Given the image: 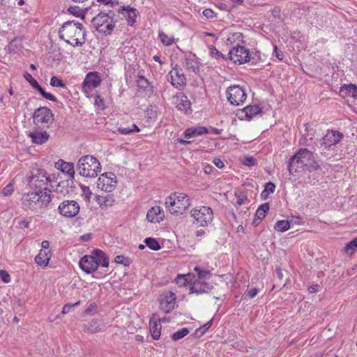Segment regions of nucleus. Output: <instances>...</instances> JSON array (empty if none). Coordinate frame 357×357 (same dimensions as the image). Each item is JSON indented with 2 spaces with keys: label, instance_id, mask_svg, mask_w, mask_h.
Listing matches in <instances>:
<instances>
[{
  "label": "nucleus",
  "instance_id": "f257e3e1",
  "mask_svg": "<svg viewBox=\"0 0 357 357\" xmlns=\"http://www.w3.org/2000/svg\"><path fill=\"white\" fill-rule=\"evenodd\" d=\"M85 35L82 24L75 21L66 22L59 31V38L73 47L82 46L86 40Z\"/></svg>",
  "mask_w": 357,
  "mask_h": 357
},
{
  "label": "nucleus",
  "instance_id": "f03ea898",
  "mask_svg": "<svg viewBox=\"0 0 357 357\" xmlns=\"http://www.w3.org/2000/svg\"><path fill=\"white\" fill-rule=\"evenodd\" d=\"M51 190L47 188L37 192L25 194L22 197V204L25 210L40 212L51 202Z\"/></svg>",
  "mask_w": 357,
  "mask_h": 357
},
{
  "label": "nucleus",
  "instance_id": "7ed1b4c3",
  "mask_svg": "<svg viewBox=\"0 0 357 357\" xmlns=\"http://www.w3.org/2000/svg\"><path fill=\"white\" fill-rule=\"evenodd\" d=\"M305 167L308 170H317L319 165L316 162L314 154L307 149H300L289 160L288 169L289 174L294 175L298 168Z\"/></svg>",
  "mask_w": 357,
  "mask_h": 357
},
{
  "label": "nucleus",
  "instance_id": "20e7f679",
  "mask_svg": "<svg viewBox=\"0 0 357 357\" xmlns=\"http://www.w3.org/2000/svg\"><path fill=\"white\" fill-rule=\"evenodd\" d=\"M77 167L79 174L85 177L95 178L101 171V165L98 159L90 155L80 158Z\"/></svg>",
  "mask_w": 357,
  "mask_h": 357
},
{
  "label": "nucleus",
  "instance_id": "39448f33",
  "mask_svg": "<svg viewBox=\"0 0 357 357\" xmlns=\"http://www.w3.org/2000/svg\"><path fill=\"white\" fill-rule=\"evenodd\" d=\"M165 205L173 215L182 214L190 205L188 196L181 192H174L165 199Z\"/></svg>",
  "mask_w": 357,
  "mask_h": 357
},
{
  "label": "nucleus",
  "instance_id": "423d86ee",
  "mask_svg": "<svg viewBox=\"0 0 357 357\" xmlns=\"http://www.w3.org/2000/svg\"><path fill=\"white\" fill-rule=\"evenodd\" d=\"M114 13L111 10L108 12H100L98 15L92 19V24L96 29L105 35H109L114 30L115 21L114 20Z\"/></svg>",
  "mask_w": 357,
  "mask_h": 357
},
{
  "label": "nucleus",
  "instance_id": "0eeeda50",
  "mask_svg": "<svg viewBox=\"0 0 357 357\" xmlns=\"http://www.w3.org/2000/svg\"><path fill=\"white\" fill-rule=\"evenodd\" d=\"M190 215L194 218L193 222L199 227H207L213 219V212L208 206L195 208L190 211Z\"/></svg>",
  "mask_w": 357,
  "mask_h": 357
},
{
  "label": "nucleus",
  "instance_id": "6e6552de",
  "mask_svg": "<svg viewBox=\"0 0 357 357\" xmlns=\"http://www.w3.org/2000/svg\"><path fill=\"white\" fill-rule=\"evenodd\" d=\"M227 96L231 105H239L244 102L247 96L243 88L238 85H234L227 89Z\"/></svg>",
  "mask_w": 357,
  "mask_h": 357
},
{
  "label": "nucleus",
  "instance_id": "1a4fd4ad",
  "mask_svg": "<svg viewBox=\"0 0 357 357\" xmlns=\"http://www.w3.org/2000/svg\"><path fill=\"white\" fill-rule=\"evenodd\" d=\"M101 83V76L98 72L89 73L82 83V91L87 96L93 89L97 88Z\"/></svg>",
  "mask_w": 357,
  "mask_h": 357
},
{
  "label": "nucleus",
  "instance_id": "9d476101",
  "mask_svg": "<svg viewBox=\"0 0 357 357\" xmlns=\"http://www.w3.org/2000/svg\"><path fill=\"white\" fill-rule=\"evenodd\" d=\"M97 187L105 192H112L116 186V176L112 172L102 174L97 180Z\"/></svg>",
  "mask_w": 357,
  "mask_h": 357
},
{
  "label": "nucleus",
  "instance_id": "9b49d317",
  "mask_svg": "<svg viewBox=\"0 0 357 357\" xmlns=\"http://www.w3.org/2000/svg\"><path fill=\"white\" fill-rule=\"evenodd\" d=\"M229 57L231 61L238 64H243L251 60L249 51L243 46L239 45L229 51Z\"/></svg>",
  "mask_w": 357,
  "mask_h": 357
},
{
  "label": "nucleus",
  "instance_id": "f8f14e48",
  "mask_svg": "<svg viewBox=\"0 0 357 357\" xmlns=\"http://www.w3.org/2000/svg\"><path fill=\"white\" fill-rule=\"evenodd\" d=\"M59 211L63 216L73 218L79 213V206L75 200H66L59 206Z\"/></svg>",
  "mask_w": 357,
  "mask_h": 357
},
{
  "label": "nucleus",
  "instance_id": "ddd939ff",
  "mask_svg": "<svg viewBox=\"0 0 357 357\" xmlns=\"http://www.w3.org/2000/svg\"><path fill=\"white\" fill-rule=\"evenodd\" d=\"M33 121L38 123H52L54 121L52 112L46 107L37 109L33 115Z\"/></svg>",
  "mask_w": 357,
  "mask_h": 357
},
{
  "label": "nucleus",
  "instance_id": "4468645a",
  "mask_svg": "<svg viewBox=\"0 0 357 357\" xmlns=\"http://www.w3.org/2000/svg\"><path fill=\"white\" fill-rule=\"evenodd\" d=\"M168 75L169 76V82L175 88L180 89L186 84V77L183 70L177 65L172 68Z\"/></svg>",
  "mask_w": 357,
  "mask_h": 357
},
{
  "label": "nucleus",
  "instance_id": "2eb2a0df",
  "mask_svg": "<svg viewBox=\"0 0 357 357\" xmlns=\"http://www.w3.org/2000/svg\"><path fill=\"white\" fill-rule=\"evenodd\" d=\"M80 268L86 273H91L96 271L98 264L95 259L93 253L91 255H85L81 258L79 262Z\"/></svg>",
  "mask_w": 357,
  "mask_h": 357
},
{
  "label": "nucleus",
  "instance_id": "dca6fc26",
  "mask_svg": "<svg viewBox=\"0 0 357 357\" xmlns=\"http://www.w3.org/2000/svg\"><path fill=\"white\" fill-rule=\"evenodd\" d=\"M343 138V134L337 130H328L322 138L321 144L326 148L336 145Z\"/></svg>",
  "mask_w": 357,
  "mask_h": 357
},
{
  "label": "nucleus",
  "instance_id": "f3484780",
  "mask_svg": "<svg viewBox=\"0 0 357 357\" xmlns=\"http://www.w3.org/2000/svg\"><path fill=\"white\" fill-rule=\"evenodd\" d=\"M23 76L24 77V79L31 84V86L36 89L41 95L43 98L49 100H51V101H53V102H56L57 100L56 98L51 93H47L46 92L40 85L38 83V82L33 78V77L31 76V75L30 73H29L28 72L25 71L23 74Z\"/></svg>",
  "mask_w": 357,
  "mask_h": 357
},
{
  "label": "nucleus",
  "instance_id": "a211bd4d",
  "mask_svg": "<svg viewBox=\"0 0 357 357\" xmlns=\"http://www.w3.org/2000/svg\"><path fill=\"white\" fill-rule=\"evenodd\" d=\"M176 295L172 291L165 293L160 300V306L165 313H169L174 308Z\"/></svg>",
  "mask_w": 357,
  "mask_h": 357
},
{
  "label": "nucleus",
  "instance_id": "6ab92c4d",
  "mask_svg": "<svg viewBox=\"0 0 357 357\" xmlns=\"http://www.w3.org/2000/svg\"><path fill=\"white\" fill-rule=\"evenodd\" d=\"M49 181V178L46 175V172L43 169H38L36 173L29 178V183L38 188H41L45 185Z\"/></svg>",
  "mask_w": 357,
  "mask_h": 357
},
{
  "label": "nucleus",
  "instance_id": "aec40b11",
  "mask_svg": "<svg viewBox=\"0 0 357 357\" xmlns=\"http://www.w3.org/2000/svg\"><path fill=\"white\" fill-rule=\"evenodd\" d=\"M212 289L213 286L211 284L200 280H195L191 283L190 286V293H195L197 294L208 293L211 291Z\"/></svg>",
  "mask_w": 357,
  "mask_h": 357
},
{
  "label": "nucleus",
  "instance_id": "412c9836",
  "mask_svg": "<svg viewBox=\"0 0 357 357\" xmlns=\"http://www.w3.org/2000/svg\"><path fill=\"white\" fill-rule=\"evenodd\" d=\"M161 319L155 314H153L149 321V330L153 340H159L161 331Z\"/></svg>",
  "mask_w": 357,
  "mask_h": 357
},
{
  "label": "nucleus",
  "instance_id": "4be33fe9",
  "mask_svg": "<svg viewBox=\"0 0 357 357\" xmlns=\"http://www.w3.org/2000/svg\"><path fill=\"white\" fill-rule=\"evenodd\" d=\"M55 167L62 172L63 173L66 174L70 178H73L75 175L74 165L71 162H67L63 161V160H59L55 163Z\"/></svg>",
  "mask_w": 357,
  "mask_h": 357
},
{
  "label": "nucleus",
  "instance_id": "5701e85b",
  "mask_svg": "<svg viewBox=\"0 0 357 357\" xmlns=\"http://www.w3.org/2000/svg\"><path fill=\"white\" fill-rule=\"evenodd\" d=\"M32 142L37 144H43L47 142L50 137L46 131L36 130L29 134Z\"/></svg>",
  "mask_w": 357,
  "mask_h": 357
},
{
  "label": "nucleus",
  "instance_id": "b1692460",
  "mask_svg": "<svg viewBox=\"0 0 357 357\" xmlns=\"http://www.w3.org/2000/svg\"><path fill=\"white\" fill-rule=\"evenodd\" d=\"M119 13L126 18L128 24L132 26L135 24L137 17L136 9L130 6L123 7L119 10Z\"/></svg>",
  "mask_w": 357,
  "mask_h": 357
},
{
  "label": "nucleus",
  "instance_id": "393cba45",
  "mask_svg": "<svg viewBox=\"0 0 357 357\" xmlns=\"http://www.w3.org/2000/svg\"><path fill=\"white\" fill-rule=\"evenodd\" d=\"M161 208L155 206L149 209L146 214V219L151 222H159L162 220L163 215H161Z\"/></svg>",
  "mask_w": 357,
  "mask_h": 357
},
{
  "label": "nucleus",
  "instance_id": "a878e982",
  "mask_svg": "<svg viewBox=\"0 0 357 357\" xmlns=\"http://www.w3.org/2000/svg\"><path fill=\"white\" fill-rule=\"evenodd\" d=\"M207 133L208 130L205 127L190 128L184 132V137L185 138L190 139Z\"/></svg>",
  "mask_w": 357,
  "mask_h": 357
},
{
  "label": "nucleus",
  "instance_id": "bb28decb",
  "mask_svg": "<svg viewBox=\"0 0 357 357\" xmlns=\"http://www.w3.org/2000/svg\"><path fill=\"white\" fill-rule=\"evenodd\" d=\"M269 210V204L268 203L263 204L257 209L255 218L253 220V225H257L261 220L265 217L266 214Z\"/></svg>",
  "mask_w": 357,
  "mask_h": 357
},
{
  "label": "nucleus",
  "instance_id": "cd10ccee",
  "mask_svg": "<svg viewBox=\"0 0 357 357\" xmlns=\"http://www.w3.org/2000/svg\"><path fill=\"white\" fill-rule=\"evenodd\" d=\"M49 251L40 250L38 255L35 257L36 263L40 266H47L50 259Z\"/></svg>",
  "mask_w": 357,
  "mask_h": 357
},
{
  "label": "nucleus",
  "instance_id": "c85d7f7f",
  "mask_svg": "<svg viewBox=\"0 0 357 357\" xmlns=\"http://www.w3.org/2000/svg\"><path fill=\"white\" fill-rule=\"evenodd\" d=\"M92 253L95 257L96 261L98 264V266L101 265L102 267H108L109 259L104 252L100 250H93Z\"/></svg>",
  "mask_w": 357,
  "mask_h": 357
},
{
  "label": "nucleus",
  "instance_id": "c756f323",
  "mask_svg": "<svg viewBox=\"0 0 357 357\" xmlns=\"http://www.w3.org/2000/svg\"><path fill=\"white\" fill-rule=\"evenodd\" d=\"M102 326L96 320H92L87 324L84 325L83 330L85 333H96L102 330Z\"/></svg>",
  "mask_w": 357,
  "mask_h": 357
},
{
  "label": "nucleus",
  "instance_id": "7c9ffc66",
  "mask_svg": "<svg viewBox=\"0 0 357 357\" xmlns=\"http://www.w3.org/2000/svg\"><path fill=\"white\" fill-rule=\"evenodd\" d=\"M96 201L102 208H107L113 204L114 199L110 195L105 197L98 195L96 196Z\"/></svg>",
  "mask_w": 357,
  "mask_h": 357
},
{
  "label": "nucleus",
  "instance_id": "2f4dec72",
  "mask_svg": "<svg viewBox=\"0 0 357 357\" xmlns=\"http://www.w3.org/2000/svg\"><path fill=\"white\" fill-rule=\"evenodd\" d=\"M190 102L188 99L187 96H182L177 100L176 107L178 109L187 113L188 110L190 109Z\"/></svg>",
  "mask_w": 357,
  "mask_h": 357
},
{
  "label": "nucleus",
  "instance_id": "473e14b6",
  "mask_svg": "<svg viewBox=\"0 0 357 357\" xmlns=\"http://www.w3.org/2000/svg\"><path fill=\"white\" fill-rule=\"evenodd\" d=\"M243 112H245L246 117L252 119L255 115L261 112V108L257 105H249L244 107Z\"/></svg>",
  "mask_w": 357,
  "mask_h": 357
},
{
  "label": "nucleus",
  "instance_id": "72a5a7b5",
  "mask_svg": "<svg viewBox=\"0 0 357 357\" xmlns=\"http://www.w3.org/2000/svg\"><path fill=\"white\" fill-rule=\"evenodd\" d=\"M275 189V185L272 182H268L266 184L264 190L261 192V197L264 200H266L270 193H273Z\"/></svg>",
  "mask_w": 357,
  "mask_h": 357
},
{
  "label": "nucleus",
  "instance_id": "f704fd0d",
  "mask_svg": "<svg viewBox=\"0 0 357 357\" xmlns=\"http://www.w3.org/2000/svg\"><path fill=\"white\" fill-rule=\"evenodd\" d=\"M118 130L122 135H128L133 132H139L140 130L137 125L132 123L128 127H123L122 126H121L118 128Z\"/></svg>",
  "mask_w": 357,
  "mask_h": 357
},
{
  "label": "nucleus",
  "instance_id": "c9c22d12",
  "mask_svg": "<svg viewBox=\"0 0 357 357\" xmlns=\"http://www.w3.org/2000/svg\"><path fill=\"white\" fill-rule=\"evenodd\" d=\"M183 66L184 68H185L186 70H190L194 73H195L199 69L197 62L195 59L190 58L185 59Z\"/></svg>",
  "mask_w": 357,
  "mask_h": 357
},
{
  "label": "nucleus",
  "instance_id": "e433bc0d",
  "mask_svg": "<svg viewBox=\"0 0 357 357\" xmlns=\"http://www.w3.org/2000/svg\"><path fill=\"white\" fill-rule=\"evenodd\" d=\"M144 243H146V245L148 246L150 249L153 250H159L160 249V245L158 243V241L153 238H146L144 240Z\"/></svg>",
  "mask_w": 357,
  "mask_h": 357
},
{
  "label": "nucleus",
  "instance_id": "4c0bfd02",
  "mask_svg": "<svg viewBox=\"0 0 357 357\" xmlns=\"http://www.w3.org/2000/svg\"><path fill=\"white\" fill-rule=\"evenodd\" d=\"M290 227L289 222L288 220H279L275 225V229L278 231H285Z\"/></svg>",
  "mask_w": 357,
  "mask_h": 357
},
{
  "label": "nucleus",
  "instance_id": "58836bf2",
  "mask_svg": "<svg viewBox=\"0 0 357 357\" xmlns=\"http://www.w3.org/2000/svg\"><path fill=\"white\" fill-rule=\"evenodd\" d=\"M213 324V319L206 323L204 325L196 330L195 334L197 337L204 335Z\"/></svg>",
  "mask_w": 357,
  "mask_h": 357
},
{
  "label": "nucleus",
  "instance_id": "ea45409f",
  "mask_svg": "<svg viewBox=\"0 0 357 357\" xmlns=\"http://www.w3.org/2000/svg\"><path fill=\"white\" fill-rule=\"evenodd\" d=\"M189 333V330L187 328H183L181 330L174 333L172 335V339L174 341H178Z\"/></svg>",
  "mask_w": 357,
  "mask_h": 357
},
{
  "label": "nucleus",
  "instance_id": "a19ab883",
  "mask_svg": "<svg viewBox=\"0 0 357 357\" xmlns=\"http://www.w3.org/2000/svg\"><path fill=\"white\" fill-rule=\"evenodd\" d=\"M344 250L349 255H351L354 250H357V237L349 242L346 245Z\"/></svg>",
  "mask_w": 357,
  "mask_h": 357
},
{
  "label": "nucleus",
  "instance_id": "79ce46f5",
  "mask_svg": "<svg viewBox=\"0 0 357 357\" xmlns=\"http://www.w3.org/2000/svg\"><path fill=\"white\" fill-rule=\"evenodd\" d=\"M50 85L54 87L66 88V84L59 77L56 76L52 77L50 79Z\"/></svg>",
  "mask_w": 357,
  "mask_h": 357
},
{
  "label": "nucleus",
  "instance_id": "37998d69",
  "mask_svg": "<svg viewBox=\"0 0 357 357\" xmlns=\"http://www.w3.org/2000/svg\"><path fill=\"white\" fill-rule=\"evenodd\" d=\"M137 86L139 89L145 91L149 86V81L144 77L140 76L137 81Z\"/></svg>",
  "mask_w": 357,
  "mask_h": 357
},
{
  "label": "nucleus",
  "instance_id": "c03bdc74",
  "mask_svg": "<svg viewBox=\"0 0 357 357\" xmlns=\"http://www.w3.org/2000/svg\"><path fill=\"white\" fill-rule=\"evenodd\" d=\"M159 36H160L161 42L165 45H167V46L171 45L173 43V42H174L173 38L168 37L164 33H160L159 34Z\"/></svg>",
  "mask_w": 357,
  "mask_h": 357
},
{
  "label": "nucleus",
  "instance_id": "a18cd8bd",
  "mask_svg": "<svg viewBox=\"0 0 357 357\" xmlns=\"http://www.w3.org/2000/svg\"><path fill=\"white\" fill-rule=\"evenodd\" d=\"M257 159H255L252 156L245 157L243 161V164L244 165H246L248 167L255 166L257 165Z\"/></svg>",
  "mask_w": 357,
  "mask_h": 357
},
{
  "label": "nucleus",
  "instance_id": "49530a36",
  "mask_svg": "<svg viewBox=\"0 0 357 357\" xmlns=\"http://www.w3.org/2000/svg\"><path fill=\"white\" fill-rule=\"evenodd\" d=\"M114 261L118 264H122L125 266H128L130 264V259L123 255H117L115 257Z\"/></svg>",
  "mask_w": 357,
  "mask_h": 357
},
{
  "label": "nucleus",
  "instance_id": "de8ad7c7",
  "mask_svg": "<svg viewBox=\"0 0 357 357\" xmlns=\"http://www.w3.org/2000/svg\"><path fill=\"white\" fill-rule=\"evenodd\" d=\"M14 191L13 184L12 183H9L2 190V194L3 196L10 195Z\"/></svg>",
  "mask_w": 357,
  "mask_h": 357
},
{
  "label": "nucleus",
  "instance_id": "09e8293b",
  "mask_svg": "<svg viewBox=\"0 0 357 357\" xmlns=\"http://www.w3.org/2000/svg\"><path fill=\"white\" fill-rule=\"evenodd\" d=\"M0 278L4 283H8L11 280L9 273L5 270H0Z\"/></svg>",
  "mask_w": 357,
  "mask_h": 357
},
{
  "label": "nucleus",
  "instance_id": "8fccbe9b",
  "mask_svg": "<svg viewBox=\"0 0 357 357\" xmlns=\"http://www.w3.org/2000/svg\"><path fill=\"white\" fill-rule=\"evenodd\" d=\"M242 37H243V34L241 33H239V32L234 33L232 34H230L228 36L227 42L232 43L236 40H240L241 38H242Z\"/></svg>",
  "mask_w": 357,
  "mask_h": 357
},
{
  "label": "nucleus",
  "instance_id": "3c124183",
  "mask_svg": "<svg viewBox=\"0 0 357 357\" xmlns=\"http://www.w3.org/2000/svg\"><path fill=\"white\" fill-rule=\"evenodd\" d=\"M211 278V273L208 271L202 270L198 275V279L202 281H205L206 279H209Z\"/></svg>",
  "mask_w": 357,
  "mask_h": 357
},
{
  "label": "nucleus",
  "instance_id": "603ef678",
  "mask_svg": "<svg viewBox=\"0 0 357 357\" xmlns=\"http://www.w3.org/2000/svg\"><path fill=\"white\" fill-rule=\"evenodd\" d=\"M347 91L349 92V96L353 98L357 97V87L354 84H350L347 86Z\"/></svg>",
  "mask_w": 357,
  "mask_h": 357
},
{
  "label": "nucleus",
  "instance_id": "864d4df0",
  "mask_svg": "<svg viewBox=\"0 0 357 357\" xmlns=\"http://www.w3.org/2000/svg\"><path fill=\"white\" fill-rule=\"evenodd\" d=\"M79 303L80 302L78 301V302H77L75 303H72V304L68 303V304H66L63 306V307L61 314H67L71 310V308H73V307H75L76 305H78L79 304Z\"/></svg>",
  "mask_w": 357,
  "mask_h": 357
},
{
  "label": "nucleus",
  "instance_id": "5fc2aeb1",
  "mask_svg": "<svg viewBox=\"0 0 357 357\" xmlns=\"http://www.w3.org/2000/svg\"><path fill=\"white\" fill-rule=\"evenodd\" d=\"M203 15L207 19H213L215 17V14L214 11L209 8H206V9L204 10Z\"/></svg>",
  "mask_w": 357,
  "mask_h": 357
},
{
  "label": "nucleus",
  "instance_id": "6e6d98bb",
  "mask_svg": "<svg viewBox=\"0 0 357 357\" xmlns=\"http://www.w3.org/2000/svg\"><path fill=\"white\" fill-rule=\"evenodd\" d=\"M65 187L66 182H61L57 185L56 188L55 189V192L60 193H65L66 192H68L66 189L63 190Z\"/></svg>",
  "mask_w": 357,
  "mask_h": 357
},
{
  "label": "nucleus",
  "instance_id": "4d7b16f0",
  "mask_svg": "<svg viewBox=\"0 0 357 357\" xmlns=\"http://www.w3.org/2000/svg\"><path fill=\"white\" fill-rule=\"evenodd\" d=\"M274 52L275 53V56L280 61H282L284 59V54L281 50H280L276 45L274 46Z\"/></svg>",
  "mask_w": 357,
  "mask_h": 357
},
{
  "label": "nucleus",
  "instance_id": "13d9d810",
  "mask_svg": "<svg viewBox=\"0 0 357 357\" xmlns=\"http://www.w3.org/2000/svg\"><path fill=\"white\" fill-rule=\"evenodd\" d=\"M185 280L181 275H178L176 278V282L180 286H185L187 284Z\"/></svg>",
  "mask_w": 357,
  "mask_h": 357
},
{
  "label": "nucleus",
  "instance_id": "bf43d9fd",
  "mask_svg": "<svg viewBox=\"0 0 357 357\" xmlns=\"http://www.w3.org/2000/svg\"><path fill=\"white\" fill-rule=\"evenodd\" d=\"M98 2H101L104 3L106 6L110 5L112 7L114 6L115 5L118 4V2L115 0H97Z\"/></svg>",
  "mask_w": 357,
  "mask_h": 357
},
{
  "label": "nucleus",
  "instance_id": "052dcab7",
  "mask_svg": "<svg viewBox=\"0 0 357 357\" xmlns=\"http://www.w3.org/2000/svg\"><path fill=\"white\" fill-rule=\"evenodd\" d=\"M213 164L219 169H221L225 166L223 161L218 158H214Z\"/></svg>",
  "mask_w": 357,
  "mask_h": 357
},
{
  "label": "nucleus",
  "instance_id": "680f3d73",
  "mask_svg": "<svg viewBox=\"0 0 357 357\" xmlns=\"http://www.w3.org/2000/svg\"><path fill=\"white\" fill-rule=\"evenodd\" d=\"M257 294H258V289L257 288H253L248 291L247 296L250 298H253L257 295Z\"/></svg>",
  "mask_w": 357,
  "mask_h": 357
},
{
  "label": "nucleus",
  "instance_id": "e2e57ef3",
  "mask_svg": "<svg viewBox=\"0 0 357 357\" xmlns=\"http://www.w3.org/2000/svg\"><path fill=\"white\" fill-rule=\"evenodd\" d=\"M95 105H97L99 107L102 106V109L104 108L103 107V100H102V98L100 97V95H96V96H95Z\"/></svg>",
  "mask_w": 357,
  "mask_h": 357
},
{
  "label": "nucleus",
  "instance_id": "0e129e2a",
  "mask_svg": "<svg viewBox=\"0 0 357 357\" xmlns=\"http://www.w3.org/2000/svg\"><path fill=\"white\" fill-rule=\"evenodd\" d=\"M82 191H83V193L85 195V197L86 199H89L91 195V192L89 188L87 186H83Z\"/></svg>",
  "mask_w": 357,
  "mask_h": 357
},
{
  "label": "nucleus",
  "instance_id": "69168bd1",
  "mask_svg": "<svg viewBox=\"0 0 357 357\" xmlns=\"http://www.w3.org/2000/svg\"><path fill=\"white\" fill-rule=\"evenodd\" d=\"M184 279H185V280L187 281V284L189 283L190 285L191 284V283L192 282V278H194V275H192V274H186V275H181Z\"/></svg>",
  "mask_w": 357,
  "mask_h": 357
},
{
  "label": "nucleus",
  "instance_id": "338daca9",
  "mask_svg": "<svg viewBox=\"0 0 357 357\" xmlns=\"http://www.w3.org/2000/svg\"><path fill=\"white\" fill-rule=\"evenodd\" d=\"M49 246H50V243L48 241H43L41 243V247H42L41 250H47L48 249Z\"/></svg>",
  "mask_w": 357,
  "mask_h": 357
},
{
  "label": "nucleus",
  "instance_id": "774afa93",
  "mask_svg": "<svg viewBox=\"0 0 357 357\" xmlns=\"http://www.w3.org/2000/svg\"><path fill=\"white\" fill-rule=\"evenodd\" d=\"M272 13L274 17H279L280 15V8H275L273 10H272Z\"/></svg>",
  "mask_w": 357,
  "mask_h": 357
}]
</instances>
